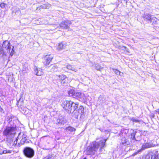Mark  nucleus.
<instances>
[{
    "label": "nucleus",
    "instance_id": "7ed1b4c3",
    "mask_svg": "<svg viewBox=\"0 0 159 159\" xmlns=\"http://www.w3.org/2000/svg\"><path fill=\"white\" fill-rule=\"evenodd\" d=\"M16 125H8L3 132V134L8 137L13 138L16 131Z\"/></svg>",
    "mask_w": 159,
    "mask_h": 159
},
{
    "label": "nucleus",
    "instance_id": "37998d69",
    "mask_svg": "<svg viewBox=\"0 0 159 159\" xmlns=\"http://www.w3.org/2000/svg\"><path fill=\"white\" fill-rule=\"evenodd\" d=\"M16 141H14V143H15V142Z\"/></svg>",
    "mask_w": 159,
    "mask_h": 159
},
{
    "label": "nucleus",
    "instance_id": "0eeeda50",
    "mask_svg": "<svg viewBox=\"0 0 159 159\" xmlns=\"http://www.w3.org/2000/svg\"><path fill=\"white\" fill-rule=\"evenodd\" d=\"M71 24V21L66 20L61 22L59 24V26L61 29L68 30L70 28L69 25Z\"/></svg>",
    "mask_w": 159,
    "mask_h": 159
},
{
    "label": "nucleus",
    "instance_id": "39448f33",
    "mask_svg": "<svg viewBox=\"0 0 159 159\" xmlns=\"http://www.w3.org/2000/svg\"><path fill=\"white\" fill-rule=\"evenodd\" d=\"M23 152L25 156L29 158H31L34 155V150L29 147L25 148L24 149Z\"/></svg>",
    "mask_w": 159,
    "mask_h": 159
},
{
    "label": "nucleus",
    "instance_id": "f3484780",
    "mask_svg": "<svg viewBox=\"0 0 159 159\" xmlns=\"http://www.w3.org/2000/svg\"><path fill=\"white\" fill-rule=\"evenodd\" d=\"M65 43V42H63L59 43L58 45L57 49L58 50H60L64 48L66 46Z\"/></svg>",
    "mask_w": 159,
    "mask_h": 159
},
{
    "label": "nucleus",
    "instance_id": "2f4dec72",
    "mask_svg": "<svg viewBox=\"0 0 159 159\" xmlns=\"http://www.w3.org/2000/svg\"><path fill=\"white\" fill-rule=\"evenodd\" d=\"M131 120L133 122H139V120L136 119L134 118H133L131 119Z\"/></svg>",
    "mask_w": 159,
    "mask_h": 159
},
{
    "label": "nucleus",
    "instance_id": "c756f323",
    "mask_svg": "<svg viewBox=\"0 0 159 159\" xmlns=\"http://www.w3.org/2000/svg\"><path fill=\"white\" fill-rule=\"evenodd\" d=\"M6 5V4H5V3H2L0 4V7L1 8L3 9L5 8Z\"/></svg>",
    "mask_w": 159,
    "mask_h": 159
},
{
    "label": "nucleus",
    "instance_id": "ea45409f",
    "mask_svg": "<svg viewBox=\"0 0 159 159\" xmlns=\"http://www.w3.org/2000/svg\"><path fill=\"white\" fill-rule=\"evenodd\" d=\"M101 98V97H100L99 98V99H100Z\"/></svg>",
    "mask_w": 159,
    "mask_h": 159
},
{
    "label": "nucleus",
    "instance_id": "f257e3e1",
    "mask_svg": "<svg viewBox=\"0 0 159 159\" xmlns=\"http://www.w3.org/2000/svg\"><path fill=\"white\" fill-rule=\"evenodd\" d=\"M63 108L68 113H70L73 109L77 108L78 106L77 103H75L71 101H65L62 104Z\"/></svg>",
    "mask_w": 159,
    "mask_h": 159
},
{
    "label": "nucleus",
    "instance_id": "7c9ffc66",
    "mask_svg": "<svg viewBox=\"0 0 159 159\" xmlns=\"http://www.w3.org/2000/svg\"><path fill=\"white\" fill-rule=\"evenodd\" d=\"M124 140L125 141V142H123V139L122 140V143L123 144L125 145H128V141H127V139H125Z\"/></svg>",
    "mask_w": 159,
    "mask_h": 159
},
{
    "label": "nucleus",
    "instance_id": "cd10ccee",
    "mask_svg": "<svg viewBox=\"0 0 159 159\" xmlns=\"http://www.w3.org/2000/svg\"><path fill=\"white\" fill-rule=\"evenodd\" d=\"M114 72L118 75H121V72L119 70L116 69H113Z\"/></svg>",
    "mask_w": 159,
    "mask_h": 159
},
{
    "label": "nucleus",
    "instance_id": "4c0bfd02",
    "mask_svg": "<svg viewBox=\"0 0 159 159\" xmlns=\"http://www.w3.org/2000/svg\"><path fill=\"white\" fill-rule=\"evenodd\" d=\"M125 50L126 51H127L128 52H129V49H128V48H125Z\"/></svg>",
    "mask_w": 159,
    "mask_h": 159
},
{
    "label": "nucleus",
    "instance_id": "b1692460",
    "mask_svg": "<svg viewBox=\"0 0 159 159\" xmlns=\"http://www.w3.org/2000/svg\"><path fill=\"white\" fill-rule=\"evenodd\" d=\"M7 142L10 145H13L14 144L13 143V139H12L11 138V139L7 138Z\"/></svg>",
    "mask_w": 159,
    "mask_h": 159
},
{
    "label": "nucleus",
    "instance_id": "f8f14e48",
    "mask_svg": "<svg viewBox=\"0 0 159 159\" xmlns=\"http://www.w3.org/2000/svg\"><path fill=\"white\" fill-rule=\"evenodd\" d=\"M8 120V125L13 126L16 125L15 123V121L14 120V118L11 116H8L7 118Z\"/></svg>",
    "mask_w": 159,
    "mask_h": 159
},
{
    "label": "nucleus",
    "instance_id": "20e7f679",
    "mask_svg": "<svg viewBox=\"0 0 159 159\" xmlns=\"http://www.w3.org/2000/svg\"><path fill=\"white\" fill-rule=\"evenodd\" d=\"M106 140L105 139H102L98 142H93V146L91 148V150H93L96 151L100 147V150H101L102 149L105 145V143Z\"/></svg>",
    "mask_w": 159,
    "mask_h": 159
},
{
    "label": "nucleus",
    "instance_id": "9d476101",
    "mask_svg": "<svg viewBox=\"0 0 159 159\" xmlns=\"http://www.w3.org/2000/svg\"><path fill=\"white\" fill-rule=\"evenodd\" d=\"M48 68L50 70L51 72L57 71L58 70V67L56 64H52Z\"/></svg>",
    "mask_w": 159,
    "mask_h": 159
},
{
    "label": "nucleus",
    "instance_id": "2eb2a0df",
    "mask_svg": "<svg viewBox=\"0 0 159 159\" xmlns=\"http://www.w3.org/2000/svg\"><path fill=\"white\" fill-rule=\"evenodd\" d=\"M143 18L144 20L148 21V23H150L152 22V18L151 17V16L150 14H147L144 15Z\"/></svg>",
    "mask_w": 159,
    "mask_h": 159
},
{
    "label": "nucleus",
    "instance_id": "bb28decb",
    "mask_svg": "<svg viewBox=\"0 0 159 159\" xmlns=\"http://www.w3.org/2000/svg\"><path fill=\"white\" fill-rule=\"evenodd\" d=\"M95 68L97 70H101L102 68L100 66L98 65H96Z\"/></svg>",
    "mask_w": 159,
    "mask_h": 159
},
{
    "label": "nucleus",
    "instance_id": "1a4fd4ad",
    "mask_svg": "<svg viewBox=\"0 0 159 159\" xmlns=\"http://www.w3.org/2000/svg\"><path fill=\"white\" fill-rule=\"evenodd\" d=\"M152 147V144L150 143H143L142 145L141 149L136 152L135 154H138L139 152H141L142 150H144L146 148H150Z\"/></svg>",
    "mask_w": 159,
    "mask_h": 159
},
{
    "label": "nucleus",
    "instance_id": "79ce46f5",
    "mask_svg": "<svg viewBox=\"0 0 159 159\" xmlns=\"http://www.w3.org/2000/svg\"><path fill=\"white\" fill-rule=\"evenodd\" d=\"M104 102H103V101L102 102V103H104Z\"/></svg>",
    "mask_w": 159,
    "mask_h": 159
},
{
    "label": "nucleus",
    "instance_id": "dca6fc26",
    "mask_svg": "<svg viewBox=\"0 0 159 159\" xmlns=\"http://www.w3.org/2000/svg\"><path fill=\"white\" fill-rule=\"evenodd\" d=\"M77 108L73 109L72 111H73L72 113L73 116L76 118H78V116L80 115L78 111V110H76Z\"/></svg>",
    "mask_w": 159,
    "mask_h": 159
},
{
    "label": "nucleus",
    "instance_id": "5701e85b",
    "mask_svg": "<svg viewBox=\"0 0 159 159\" xmlns=\"http://www.w3.org/2000/svg\"><path fill=\"white\" fill-rule=\"evenodd\" d=\"M59 79L60 81L66 79V77L64 75H61L59 76Z\"/></svg>",
    "mask_w": 159,
    "mask_h": 159
},
{
    "label": "nucleus",
    "instance_id": "f704fd0d",
    "mask_svg": "<svg viewBox=\"0 0 159 159\" xmlns=\"http://www.w3.org/2000/svg\"><path fill=\"white\" fill-rule=\"evenodd\" d=\"M60 81H61V84L64 85V84H65L66 83V79L64 80H61Z\"/></svg>",
    "mask_w": 159,
    "mask_h": 159
},
{
    "label": "nucleus",
    "instance_id": "c85d7f7f",
    "mask_svg": "<svg viewBox=\"0 0 159 159\" xmlns=\"http://www.w3.org/2000/svg\"><path fill=\"white\" fill-rule=\"evenodd\" d=\"M136 132L135 131V132H134L133 133L131 134V138H133V140H135V133Z\"/></svg>",
    "mask_w": 159,
    "mask_h": 159
},
{
    "label": "nucleus",
    "instance_id": "393cba45",
    "mask_svg": "<svg viewBox=\"0 0 159 159\" xmlns=\"http://www.w3.org/2000/svg\"><path fill=\"white\" fill-rule=\"evenodd\" d=\"M81 93L80 92L75 93V94H74L73 98L76 99H78L79 98Z\"/></svg>",
    "mask_w": 159,
    "mask_h": 159
},
{
    "label": "nucleus",
    "instance_id": "4be33fe9",
    "mask_svg": "<svg viewBox=\"0 0 159 159\" xmlns=\"http://www.w3.org/2000/svg\"><path fill=\"white\" fill-rule=\"evenodd\" d=\"M67 69L69 70H70L73 71H74L75 72H76L77 70L75 68L72 67L70 65H67L66 67Z\"/></svg>",
    "mask_w": 159,
    "mask_h": 159
},
{
    "label": "nucleus",
    "instance_id": "c9c22d12",
    "mask_svg": "<svg viewBox=\"0 0 159 159\" xmlns=\"http://www.w3.org/2000/svg\"><path fill=\"white\" fill-rule=\"evenodd\" d=\"M26 136L25 135L23 134V137H22V140H23V141L24 142L26 140V139H25Z\"/></svg>",
    "mask_w": 159,
    "mask_h": 159
},
{
    "label": "nucleus",
    "instance_id": "e433bc0d",
    "mask_svg": "<svg viewBox=\"0 0 159 159\" xmlns=\"http://www.w3.org/2000/svg\"><path fill=\"white\" fill-rule=\"evenodd\" d=\"M3 110L2 108L1 107V106H0V111L1 112H2L3 111Z\"/></svg>",
    "mask_w": 159,
    "mask_h": 159
},
{
    "label": "nucleus",
    "instance_id": "58836bf2",
    "mask_svg": "<svg viewBox=\"0 0 159 159\" xmlns=\"http://www.w3.org/2000/svg\"><path fill=\"white\" fill-rule=\"evenodd\" d=\"M53 26L55 27H56L57 26V25H54Z\"/></svg>",
    "mask_w": 159,
    "mask_h": 159
},
{
    "label": "nucleus",
    "instance_id": "72a5a7b5",
    "mask_svg": "<svg viewBox=\"0 0 159 159\" xmlns=\"http://www.w3.org/2000/svg\"><path fill=\"white\" fill-rule=\"evenodd\" d=\"M40 8L46 9L47 8V7L46 5H43L40 6Z\"/></svg>",
    "mask_w": 159,
    "mask_h": 159
},
{
    "label": "nucleus",
    "instance_id": "9b49d317",
    "mask_svg": "<svg viewBox=\"0 0 159 159\" xmlns=\"http://www.w3.org/2000/svg\"><path fill=\"white\" fill-rule=\"evenodd\" d=\"M34 71L35 74L38 76H41L43 74L42 69L40 68L35 67L34 68Z\"/></svg>",
    "mask_w": 159,
    "mask_h": 159
},
{
    "label": "nucleus",
    "instance_id": "f03ea898",
    "mask_svg": "<svg viewBox=\"0 0 159 159\" xmlns=\"http://www.w3.org/2000/svg\"><path fill=\"white\" fill-rule=\"evenodd\" d=\"M2 46L5 55L6 53H10V55L12 56L15 52L13 49L14 46L12 45L7 40L4 41L2 44Z\"/></svg>",
    "mask_w": 159,
    "mask_h": 159
},
{
    "label": "nucleus",
    "instance_id": "6e6552de",
    "mask_svg": "<svg viewBox=\"0 0 159 159\" xmlns=\"http://www.w3.org/2000/svg\"><path fill=\"white\" fill-rule=\"evenodd\" d=\"M55 122L56 124L58 126H60L66 124V120L64 117L61 116L57 119Z\"/></svg>",
    "mask_w": 159,
    "mask_h": 159
},
{
    "label": "nucleus",
    "instance_id": "423d86ee",
    "mask_svg": "<svg viewBox=\"0 0 159 159\" xmlns=\"http://www.w3.org/2000/svg\"><path fill=\"white\" fill-rule=\"evenodd\" d=\"M53 58V56L52 54L46 55L44 57V59L43 61V65L48 67L50 62Z\"/></svg>",
    "mask_w": 159,
    "mask_h": 159
},
{
    "label": "nucleus",
    "instance_id": "412c9836",
    "mask_svg": "<svg viewBox=\"0 0 159 159\" xmlns=\"http://www.w3.org/2000/svg\"><path fill=\"white\" fill-rule=\"evenodd\" d=\"M54 157L52 154H50L44 157L43 159H53Z\"/></svg>",
    "mask_w": 159,
    "mask_h": 159
},
{
    "label": "nucleus",
    "instance_id": "aec40b11",
    "mask_svg": "<svg viewBox=\"0 0 159 159\" xmlns=\"http://www.w3.org/2000/svg\"><path fill=\"white\" fill-rule=\"evenodd\" d=\"M75 92L74 90L71 89L68 91V94L69 96L73 97V98L74 94Z\"/></svg>",
    "mask_w": 159,
    "mask_h": 159
},
{
    "label": "nucleus",
    "instance_id": "473e14b6",
    "mask_svg": "<svg viewBox=\"0 0 159 159\" xmlns=\"http://www.w3.org/2000/svg\"><path fill=\"white\" fill-rule=\"evenodd\" d=\"M10 151L9 150H4L3 151V153L6 154V153H11V152H10Z\"/></svg>",
    "mask_w": 159,
    "mask_h": 159
},
{
    "label": "nucleus",
    "instance_id": "a211bd4d",
    "mask_svg": "<svg viewBox=\"0 0 159 159\" xmlns=\"http://www.w3.org/2000/svg\"><path fill=\"white\" fill-rule=\"evenodd\" d=\"M77 110H78V111L79 112V113L80 115V117H82V116L84 115V108L82 106H80L79 108Z\"/></svg>",
    "mask_w": 159,
    "mask_h": 159
},
{
    "label": "nucleus",
    "instance_id": "a878e982",
    "mask_svg": "<svg viewBox=\"0 0 159 159\" xmlns=\"http://www.w3.org/2000/svg\"><path fill=\"white\" fill-rule=\"evenodd\" d=\"M1 45H0V54H2V56L5 55L4 52L3 48Z\"/></svg>",
    "mask_w": 159,
    "mask_h": 159
},
{
    "label": "nucleus",
    "instance_id": "6ab92c4d",
    "mask_svg": "<svg viewBox=\"0 0 159 159\" xmlns=\"http://www.w3.org/2000/svg\"><path fill=\"white\" fill-rule=\"evenodd\" d=\"M151 159H159L158 153L157 152H156L152 156Z\"/></svg>",
    "mask_w": 159,
    "mask_h": 159
},
{
    "label": "nucleus",
    "instance_id": "a19ab883",
    "mask_svg": "<svg viewBox=\"0 0 159 159\" xmlns=\"http://www.w3.org/2000/svg\"><path fill=\"white\" fill-rule=\"evenodd\" d=\"M84 159H86V157H85Z\"/></svg>",
    "mask_w": 159,
    "mask_h": 159
},
{
    "label": "nucleus",
    "instance_id": "4468645a",
    "mask_svg": "<svg viewBox=\"0 0 159 159\" xmlns=\"http://www.w3.org/2000/svg\"><path fill=\"white\" fill-rule=\"evenodd\" d=\"M79 100L83 102H85L87 101V97L83 93H81L79 98Z\"/></svg>",
    "mask_w": 159,
    "mask_h": 159
},
{
    "label": "nucleus",
    "instance_id": "ddd939ff",
    "mask_svg": "<svg viewBox=\"0 0 159 159\" xmlns=\"http://www.w3.org/2000/svg\"><path fill=\"white\" fill-rule=\"evenodd\" d=\"M65 129L66 131L69 134L74 132L76 130V129L75 128L70 126L66 127Z\"/></svg>",
    "mask_w": 159,
    "mask_h": 159
}]
</instances>
